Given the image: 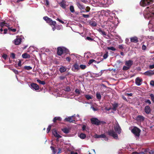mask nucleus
I'll return each mask as SVG.
<instances>
[{
	"label": "nucleus",
	"mask_w": 154,
	"mask_h": 154,
	"mask_svg": "<svg viewBox=\"0 0 154 154\" xmlns=\"http://www.w3.org/2000/svg\"><path fill=\"white\" fill-rule=\"evenodd\" d=\"M88 24L91 26L96 27L97 26V22L95 21L92 20H89L88 21Z\"/></svg>",
	"instance_id": "obj_12"
},
{
	"label": "nucleus",
	"mask_w": 154,
	"mask_h": 154,
	"mask_svg": "<svg viewBox=\"0 0 154 154\" xmlns=\"http://www.w3.org/2000/svg\"><path fill=\"white\" fill-rule=\"evenodd\" d=\"M66 69L63 66L60 67L59 69L61 73L65 72L66 71Z\"/></svg>",
	"instance_id": "obj_26"
},
{
	"label": "nucleus",
	"mask_w": 154,
	"mask_h": 154,
	"mask_svg": "<svg viewBox=\"0 0 154 154\" xmlns=\"http://www.w3.org/2000/svg\"><path fill=\"white\" fill-rule=\"evenodd\" d=\"M125 95H126L128 96H132L133 94L132 93H125Z\"/></svg>",
	"instance_id": "obj_54"
},
{
	"label": "nucleus",
	"mask_w": 154,
	"mask_h": 154,
	"mask_svg": "<svg viewBox=\"0 0 154 154\" xmlns=\"http://www.w3.org/2000/svg\"><path fill=\"white\" fill-rule=\"evenodd\" d=\"M94 137L96 138H105V140L107 141L108 138L106 137V135L104 134H102L101 135L96 134L94 136Z\"/></svg>",
	"instance_id": "obj_7"
},
{
	"label": "nucleus",
	"mask_w": 154,
	"mask_h": 154,
	"mask_svg": "<svg viewBox=\"0 0 154 154\" xmlns=\"http://www.w3.org/2000/svg\"><path fill=\"white\" fill-rule=\"evenodd\" d=\"M63 53H65L66 54H68L69 52V51L68 49L66 48H65L63 47Z\"/></svg>",
	"instance_id": "obj_27"
},
{
	"label": "nucleus",
	"mask_w": 154,
	"mask_h": 154,
	"mask_svg": "<svg viewBox=\"0 0 154 154\" xmlns=\"http://www.w3.org/2000/svg\"><path fill=\"white\" fill-rule=\"evenodd\" d=\"M51 150L52 151V153L53 154H55L57 152V149H55L54 147L53 146L50 147Z\"/></svg>",
	"instance_id": "obj_29"
},
{
	"label": "nucleus",
	"mask_w": 154,
	"mask_h": 154,
	"mask_svg": "<svg viewBox=\"0 0 154 154\" xmlns=\"http://www.w3.org/2000/svg\"><path fill=\"white\" fill-rule=\"evenodd\" d=\"M31 88L35 91L38 90L39 89L38 85L36 83H32L30 85Z\"/></svg>",
	"instance_id": "obj_5"
},
{
	"label": "nucleus",
	"mask_w": 154,
	"mask_h": 154,
	"mask_svg": "<svg viewBox=\"0 0 154 154\" xmlns=\"http://www.w3.org/2000/svg\"><path fill=\"white\" fill-rule=\"evenodd\" d=\"M69 10L72 13H74L75 12L74 8L73 5H71L70 6Z\"/></svg>",
	"instance_id": "obj_30"
},
{
	"label": "nucleus",
	"mask_w": 154,
	"mask_h": 154,
	"mask_svg": "<svg viewBox=\"0 0 154 154\" xmlns=\"http://www.w3.org/2000/svg\"><path fill=\"white\" fill-rule=\"evenodd\" d=\"M93 62H95V63H96L97 62L96 61L94 60V59H91L88 62V64L89 65L91 64L92 63H93Z\"/></svg>",
	"instance_id": "obj_37"
},
{
	"label": "nucleus",
	"mask_w": 154,
	"mask_h": 154,
	"mask_svg": "<svg viewBox=\"0 0 154 154\" xmlns=\"http://www.w3.org/2000/svg\"><path fill=\"white\" fill-rule=\"evenodd\" d=\"M62 131L65 134H68L69 133L70 129L66 128L61 129Z\"/></svg>",
	"instance_id": "obj_23"
},
{
	"label": "nucleus",
	"mask_w": 154,
	"mask_h": 154,
	"mask_svg": "<svg viewBox=\"0 0 154 154\" xmlns=\"http://www.w3.org/2000/svg\"><path fill=\"white\" fill-rule=\"evenodd\" d=\"M76 5L78 8L80 10L84 9H85L84 6L81 4L79 2H77V3Z\"/></svg>",
	"instance_id": "obj_20"
},
{
	"label": "nucleus",
	"mask_w": 154,
	"mask_h": 154,
	"mask_svg": "<svg viewBox=\"0 0 154 154\" xmlns=\"http://www.w3.org/2000/svg\"><path fill=\"white\" fill-rule=\"evenodd\" d=\"M143 74L146 75H151L154 74V72L153 71L150 70L145 72Z\"/></svg>",
	"instance_id": "obj_18"
},
{
	"label": "nucleus",
	"mask_w": 154,
	"mask_h": 154,
	"mask_svg": "<svg viewBox=\"0 0 154 154\" xmlns=\"http://www.w3.org/2000/svg\"><path fill=\"white\" fill-rule=\"evenodd\" d=\"M131 132L134 134L135 136L139 137L140 133V130L136 127H134L131 130Z\"/></svg>",
	"instance_id": "obj_3"
},
{
	"label": "nucleus",
	"mask_w": 154,
	"mask_h": 154,
	"mask_svg": "<svg viewBox=\"0 0 154 154\" xmlns=\"http://www.w3.org/2000/svg\"><path fill=\"white\" fill-rule=\"evenodd\" d=\"M85 97L88 100L91 99L92 98L91 96L89 95H86L85 96Z\"/></svg>",
	"instance_id": "obj_40"
},
{
	"label": "nucleus",
	"mask_w": 154,
	"mask_h": 154,
	"mask_svg": "<svg viewBox=\"0 0 154 154\" xmlns=\"http://www.w3.org/2000/svg\"><path fill=\"white\" fill-rule=\"evenodd\" d=\"M96 97L99 100H100L101 99V96L100 94L99 93H97L96 94Z\"/></svg>",
	"instance_id": "obj_33"
},
{
	"label": "nucleus",
	"mask_w": 154,
	"mask_h": 154,
	"mask_svg": "<svg viewBox=\"0 0 154 154\" xmlns=\"http://www.w3.org/2000/svg\"><path fill=\"white\" fill-rule=\"evenodd\" d=\"M22 56L23 58H29L30 57V55L27 53H24L23 54Z\"/></svg>",
	"instance_id": "obj_25"
},
{
	"label": "nucleus",
	"mask_w": 154,
	"mask_h": 154,
	"mask_svg": "<svg viewBox=\"0 0 154 154\" xmlns=\"http://www.w3.org/2000/svg\"><path fill=\"white\" fill-rule=\"evenodd\" d=\"M24 68L26 69L29 70L32 69V67L29 66H26L24 67Z\"/></svg>",
	"instance_id": "obj_39"
},
{
	"label": "nucleus",
	"mask_w": 154,
	"mask_h": 154,
	"mask_svg": "<svg viewBox=\"0 0 154 154\" xmlns=\"http://www.w3.org/2000/svg\"><path fill=\"white\" fill-rule=\"evenodd\" d=\"M61 121V119L60 117H55L53 120V122L55 123L57 121Z\"/></svg>",
	"instance_id": "obj_24"
},
{
	"label": "nucleus",
	"mask_w": 154,
	"mask_h": 154,
	"mask_svg": "<svg viewBox=\"0 0 154 154\" xmlns=\"http://www.w3.org/2000/svg\"><path fill=\"white\" fill-rule=\"evenodd\" d=\"M52 133L53 135L56 137L61 138L62 137L61 136L57 133L56 130L55 129L52 130Z\"/></svg>",
	"instance_id": "obj_15"
},
{
	"label": "nucleus",
	"mask_w": 154,
	"mask_h": 154,
	"mask_svg": "<svg viewBox=\"0 0 154 154\" xmlns=\"http://www.w3.org/2000/svg\"><path fill=\"white\" fill-rule=\"evenodd\" d=\"M149 68L151 69L154 68V64L152 65H150L149 66Z\"/></svg>",
	"instance_id": "obj_58"
},
{
	"label": "nucleus",
	"mask_w": 154,
	"mask_h": 154,
	"mask_svg": "<svg viewBox=\"0 0 154 154\" xmlns=\"http://www.w3.org/2000/svg\"><path fill=\"white\" fill-rule=\"evenodd\" d=\"M80 68L82 69H85L86 67V66L84 65H81L80 66Z\"/></svg>",
	"instance_id": "obj_43"
},
{
	"label": "nucleus",
	"mask_w": 154,
	"mask_h": 154,
	"mask_svg": "<svg viewBox=\"0 0 154 154\" xmlns=\"http://www.w3.org/2000/svg\"><path fill=\"white\" fill-rule=\"evenodd\" d=\"M142 81L143 80L142 79L138 77L135 79V82L137 85L140 86L141 84Z\"/></svg>",
	"instance_id": "obj_8"
},
{
	"label": "nucleus",
	"mask_w": 154,
	"mask_h": 154,
	"mask_svg": "<svg viewBox=\"0 0 154 154\" xmlns=\"http://www.w3.org/2000/svg\"><path fill=\"white\" fill-rule=\"evenodd\" d=\"M108 134L111 136L113 137L114 139H117L118 136L116 133L113 130H109L108 132Z\"/></svg>",
	"instance_id": "obj_4"
},
{
	"label": "nucleus",
	"mask_w": 154,
	"mask_h": 154,
	"mask_svg": "<svg viewBox=\"0 0 154 154\" xmlns=\"http://www.w3.org/2000/svg\"><path fill=\"white\" fill-rule=\"evenodd\" d=\"M91 122L92 124L96 125H98L102 124H106V122L103 121H100L97 118H93L91 119Z\"/></svg>",
	"instance_id": "obj_1"
},
{
	"label": "nucleus",
	"mask_w": 154,
	"mask_h": 154,
	"mask_svg": "<svg viewBox=\"0 0 154 154\" xmlns=\"http://www.w3.org/2000/svg\"><path fill=\"white\" fill-rule=\"evenodd\" d=\"M86 137V135L85 134L83 133H81L79 135V137L82 139H84Z\"/></svg>",
	"instance_id": "obj_31"
},
{
	"label": "nucleus",
	"mask_w": 154,
	"mask_h": 154,
	"mask_svg": "<svg viewBox=\"0 0 154 154\" xmlns=\"http://www.w3.org/2000/svg\"><path fill=\"white\" fill-rule=\"evenodd\" d=\"M131 42H132L137 43L138 42V38L137 37H134L131 38Z\"/></svg>",
	"instance_id": "obj_19"
},
{
	"label": "nucleus",
	"mask_w": 154,
	"mask_h": 154,
	"mask_svg": "<svg viewBox=\"0 0 154 154\" xmlns=\"http://www.w3.org/2000/svg\"><path fill=\"white\" fill-rule=\"evenodd\" d=\"M108 57V52H107L103 56V57L104 59H106Z\"/></svg>",
	"instance_id": "obj_49"
},
{
	"label": "nucleus",
	"mask_w": 154,
	"mask_h": 154,
	"mask_svg": "<svg viewBox=\"0 0 154 154\" xmlns=\"http://www.w3.org/2000/svg\"><path fill=\"white\" fill-rule=\"evenodd\" d=\"M79 69V65L78 63H75L73 66L72 70L73 71L75 72L78 71Z\"/></svg>",
	"instance_id": "obj_10"
},
{
	"label": "nucleus",
	"mask_w": 154,
	"mask_h": 154,
	"mask_svg": "<svg viewBox=\"0 0 154 154\" xmlns=\"http://www.w3.org/2000/svg\"><path fill=\"white\" fill-rule=\"evenodd\" d=\"M63 47H58L57 48V54L61 56L63 53Z\"/></svg>",
	"instance_id": "obj_11"
},
{
	"label": "nucleus",
	"mask_w": 154,
	"mask_h": 154,
	"mask_svg": "<svg viewBox=\"0 0 154 154\" xmlns=\"http://www.w3.org/2000/svg\"><path fill=\"white\" fill-rule=\"evenodd\" d=\"M56 20H58L59 22L61 23H62L63 24L64 23V22L63 21L61 20H60V19H59L58 18H57Z\"/></svg>",
	"instance_id": "obj_60"
},
{
	"label": "nucleus",
	"mask_w": 154,
	"mask_h": 154,
	"mask_svg": "<svg viewBox=\"0 0 154 154\" xmlns=\"http://www.w3.org/2000/svg\"><path fill=\"white\" fill-rule=\"evenodd\" d=\"M51 21L50 23L49 24V25L51 26H55L56 23V22L55 21H53L52 20Z\"/></svg>",
	"instance_id": "obj_32"
},
{
	"label": "nucleus",
	"mask_w": 154,
	"mask_h": 154,
	"mask_svg": "<svg viewBox=\"0 0 154 154\" xmlns=\"http://www.w3.org/2000/svg\"><path fill=\"white\" fill-rule=\"evenodd\" d=\"M58 152H57V154H59L61 153V149L60 148H59L58 149Z\"/></svg>",
	"instance_id": "obj_63"
},
{
	"label": "nucleus",
	"mask_w": 154,
	"mask_h": 154,
	"mask_svg": "<svg viewBox=\"0 0 154 154\" xmlns=\"http://www.w3.org/2000/svg\"><path fill=\"white\" fill-rule=\"evenodd\" d=\"M103 72V70H101L100 71V72L98 74H96V75H97V76H101L102 75Z\"/></svg>",
	"instance_id": "obj_48"
},
{
	"label": "nucleus",
	"mask_w": 154,
	"mask_h": 154,
	"mask_svg": "<svg viewBox=\"0 0 154 154\" xmlns=\"http://www.w3.org/2000/svg\"><path fill=\"white\" fill-rule=\"evenodd\" d=\"M75 92L78 94V95H79L80 94V92L79 90L78 89H76L75 90Z\"/></svg>",
	"instance_id": "obj_52"
},
{
	"label": "nucleus",
	"mask_w": 154,
	"mask_h": 154,
	"mask_svg": "<svg viewBox=\"0 0 154 154\" xmlns=\"http://www.w3.org/2000/svg\"><path fill=\"white\" fill-rule=\"evenodd\" d=\"M6 24H7V23H5V21L0 23V26L2 28L4 26H7V25H6Z\"/></svg>",
	"instance_id": "obj_34"
},
{
	"label": "nucleus",
	"mask_w": 154,
	"mask_h": 154,
	"mask_svg": "<svg viewBox=\"0 0 154 154\" xmlns=\"http://www.w3.org/2000/svg\"><path fill=\"white\" fill-rule=\"evenodd\" d=\"M150 96L151 97V99L154 103V94H151L150 95Z\"/></svg>",
	"instance_id": "obj_42"
},
{
	"label": "nucleus",
	"mask_w": 154,
	"mask_h": 154,
	"mask_svg": "<svg viewBox=\"0 0 154 154\" xmlns=\"http://www.w3.org/2000/svg\"><path fill=\"white\" fill-rule=\"evenodd\" d=\"M82 16L85 18H89V15L88 14H82Z\"/></svg>",
	"instance_id": "obj_55"
},
{
	"label": "nucleus",
	"mask_w": 154,
	"mask_h": 154,
	"mask_svg": "<svg viewBox=\"0 0 154 154\" xmlns=\"http://www.w3.org/2000/svg\"><path fill=\"white\" fill-rule=\"evenodd\" d=\"M99 32H100L103 35H106V32L104 31H103L101 30H99Z\"/></svg>",
	"instance_id": "obj_47"
},
{
	"label": "nucleus",
	"mask_w": 154,
	"mask_h": 154,
	"mask_svg": "<svg viewBox=\"0 0 154 154\" xmlns=\"http://www.w3.org/2000/svg\"><path fill=\"white\" fill-rule=\"evenodd\" d=\"M130 68L128 66H123L122 69L123 70L126 71V70H128Z\"/></svg>",
	"instance_id": "obj_38"
},
{
	"label": "nucleus",
	"mask_w": 154,
	"mask_h": 154,
	"mask_svg": "<svg viewBox=\"0 0 154 154\" xmlns=\"http://www.w3.org/2000/svg\"><path fill=\"white\" fill-rule=\"evenodd\" d=\"M37 82L39 84H42V85H45L46 84L45 82V81H41L39 79H37Z\"/></svg>",
	"instance_id": "obj_28"
},
{
	"label": "nucleus",
	"mask_w": 154,
	"mask_h": 154,
	"mask_svg": "<svg viewBox=\"0 0 154 154\" xmlns=\"http://www.w3.org/2000/svg\"><path fill=\"white\" fill-rule=\"evenodd\" d=\"M152 3V0H141L140 2V5L143 7H145L149 5Z\"/></svg>",
	"instance_id": "obj_2"
},
{
	"label": "nucleus",
	"mask_w": 154,
	"mask_h": 154,
	"mask_svg": "<svg viewBox=\"0 0 154 154\" xmlns=\"http://www.w3.org/2000/svg\"><path fill=\"white\" fill-rule=\"evenodd\" d=\"M8 29L14 32H15L16 31V29H12L11 28H9Z\"/></svg>",
	"instance_id": "obj_57"
},
{
	"label": "nucleus",
	"mask_w": 154,
	"mask_h": 154,
	"mask_svg": "<svg viewBox=\"0 0 154 154\" xmlns=\"http://www.w3.org/2000/svg\"><path fill=\"white\" fill-rule=\"evenodd\" d=\"M71 91V89L69 87H67L65 89V91Z\"/></svg>",
	"instance_id": "obj_53"
},
{
	"label": "nucleus",
	"mask_w": 154,
	"mask_h": 154,
	"mask_svg": "<svg viewBox=\"0 0 154 154\" xmlns=\"http://www.w3.org/2000/svg\"><path fill=\"white\" fill-rule=\"evenodd\" d=\"M133 61L131 60H126L125 62V65L128 66L130 68L131 67V66L133 65Z\"/></svg>",
	"instance_id": "obj_13"
},
{
	"label": "nucleus",
	"mask_w": 154,
	"mask_h": 154,
	"mask_svg": "<svg viewBox=\"0 0 154 154\" xmlns=\"http://www.w3.org/2000/svg\"><path fill=\"white\" fill-rule=\"evenodd\" d=\"M15 55L14 53H12L11 54L10 57H12V59H14L15 58Z\"/></svg>",
	"instance_id": "obj_51"
},
{
	"label": "nucleus",
	"mask_w": 154,
	"mask_h": 154,
	"mask_svg": "<svg viewBox=\"0 0 154 154\" xmlns=\"http://www.w3.org/2000/svg\"><path fill=\"white\" fill-rule=\"evenodd\" d=\"M86 39L91 42L94 41V39L93 38H91L89 37H87L86 38Z\"/></svg>",
	"instance_id": "obj_41"
},
{
	"label": "nucleus",
	"mask_w": 154,
	"mask_h": 154,
	"mask_svg": "<svg viewBox=\"0 0 154 154\" xmlns=\"http://www.w3.org/2000/svg\"><path fill=\"white\" fill-rule=\"evenodd\" d=\"M21 38H17L14 40V43L15 45H18L21 43Z\"/></svg>",
	"instance_id": "obj_14"
},
{
	"label": "nucleus",
	"mask_w": 154,
	"mask_h": 154,
	"mask_svg": "<svg viewBox=\"0 0 154 154\" xmlns=\"http://www.w3.org/2000/svg\"><path fill=\"white\" fill-rule=\"evenodd\" d=\"M145 102L147 103L148 104H150L151 103V102L149 99H146L145 100Z\"/></svg>",
	"instance_id": "obj_44"
},
{
	"label": "nucleus",
	"mask_w": 154,
	"mask_h": 154,
	"mask_svg": "<svg viewBox=\"0 0 154 154\" xmlns=\"http://www.w3.org/2000/svg\"><path fill=\"white\" fill-rule=\"evenodd\" d=\"M11 70L16 74H18V71L15 69H11Z\"/></svg>",
	"instance_id": "obj_46"
},
{
	"label": "nucleus",
	"mask_w": 154,
	"mask_h": 154,
	"mask_svg": "<svg viewBox=\"0 0 154 154\" xmlns=\"http://www.w3.org/2000/svg\"><path fill=\"white\" fill-rule=\"evenodd\" d=\"M66 2L64 0H62V1L59 3V5L63 8L65 9L66 8Z\"/></svg>",
	"instance_id": "obj_16"
},
{
	"label": "nucleus",
	"mask_w": 154,
	"mask_h": 154,
	"mask_svg": "<svg viewBox=\"0 0 154 154\" xmlns=\"http://www.w3.org/2000/svg\"><path fill=\"white\" fill-rule=\"evenodd\" d=\"M2 57L5 60H6L8 57V56L6 54H4L2 56Z\"/></svg>",
	"instance_id": "obj_50"
},
{
	"label": "nucleus",
	"mask_w": 154,
	"mask_h": 154,
	"mask_svg": "<svg viewBox=\"0 0 154 154\" xmlns=\"http://www.w3.org/2000/svg\"><path fill=\"white\" fill-rule=\"evenodd\" d=\"M113 107L111 109L113 111H115L116 110L118 106V104L117 103H115L112 104Z\"/></svg>",
	"instance_id": "obj_22"
},
{
	"label": "nucleus",
	"mask_w": 154,
	"mask_h": 154,
	"mask_svg": "<svg viewBox=\"0 0 154 154\" xmlns=\"http://www.w3.org/2000/svg\"><path fill=\"white\" fill-rule=\"evenodd\" d=\"M66 60H67L69 62L71 60V58L69 57H67L66 58Z\"/></svg>",
	"instance_id": "obj_64"
},
{
	"label": "nucleus",
	"mask_w": 154,
	"mask_h": 154,
	"mask_svg": "<svg viewBox=\"0 0 154 154\" xmlns=\"http://www.w3.org/2000/svg\"><path fill=\"white\" fill-rule=\"evenodd\" d=\"M73 116H69L67 118H66L65 119L64 121L65 122H69L70 123H73L75 121V120L72 119V118H73Z\"/></svg>",
	"instance_id": "obj_9"
},
{
	"label": "nucleus",
	"mask_w": 154,
	"mask_h": 154,
	"mask_svg": "<svg viewBox=\"0 0 154 154\" xmlns=\"http://www.w3.org/2000/svg\"><path fill=\"white\" fill-rule=\"evenodd\" d=\"M118 48L120 49L123 50L125 48L124 45L123 44L120 45L118 46Z\"/></svg>",
	"instance_id": "obj_35"
},
{
	"label": "nucleus",
	"mask_w": 154,
	"mask_h": 154,
	"mask_svg": "<svg viewBox=\"0 0 154 154\" xmlns=\"http://www.w3.org/2000/svg\"><path fill=\"white\" fill-rule=\"evenodd\" d=\"M144 111L147 114H149L151 112V109L149 106H146L144 108Z\"/></svg>",
	"instance_id": "obj_17"
},
{
	"label": "nucleus",
	"mask_w": 154,
	"mask_h": 154,
	"mask_svg": "<svg viewBox=\"0 0 154 154\" xmlns=\"http://www.w3.org/2000/svg\"><path fill=\"white\" fill-rule=\"evenodd\" d=\"M122 98L125 101H128L126 99V97H125L124 95L122 96Z\"/></svg>",
	"instance_id": "obj_62"
},
{
	"label": "nucleus",
	"mask_w": 154,
	"mask_h": 154,
	"mask_svg": "<svg viewBox=\"0 0 154 154\" xmlns=\"http://www.w3.org/2000/svg\"><path fill=\"white\" fill-rule=\"evenodd\" d=\"M107 49L109 50H111L112 51H115L116 50V49L113 47H107Z\"/></svg>",
	"instance_id": "obj_36"
},
{
	"label": "nucleus",
	"mask_w": 154,
	"mask_h": 154,
	"mask_svg": "<svg viewBox=\"0 0 154 154\" xmlns=\"http://www.w3.org/2000/svg\"><path fill=\"white\" fill-rule=\"evenodd\" d=\"M114 128L116 133L120 134L121 133V129L119 124L118 123L114 126Z\"/></svg>",
	"instance_id": "obj_6"
},
{
	"label": "nucleus",
	"mask_w": 154,
	"mask_h": 154,
	"mask_svg": "<svg viewBox=\"0 0 154 154\" xmlns=\"http://www.w3.org/2000/svg\"><path fill=\"white\" fill-rule=\"evenodd\" d=\"M142 49L143 50H145L146 49V47L144 45H143L142 46Z\"/></svg>",
	"instance_id": "obj_61"
},
{
	"label": "nucleus",
	"mask_w": 154,
	"mask_h": 154,
	"mask_svg": "<svg viewBox=\"0 0 154 154\" xmlns=\"http://www.w3.org/2000/svg\"><path fill=\"white\" fill-rule=\"evenodd\" d=\"M49 18L47 16H45L43 17V19L46 21H47Z\"/></svg>",
	"instance_id": "obj_59"
},
{
	"label": "nucleus",
	"mask_w": 154,
	"mask_h": 154,
	"mask_svg": "<svg viewBox=\"0 0 154 154\" xmlns=\"http://www.w3.org/2000/svg\"><path fill=\"white\" fill-rule=\"evenodd\" d=\"M51 125H49L48 127V128H47V133H48L51 130Z\"/></svg>",
	"instance_id": "obj_45"
},
{
	"label": "nucleus",
	"mask_w": 154,
	"mask_h": 154,
	"mask_svg": "<svg viewBox=\"0 0 154 154\" xmlns=\"http://www.w3.org/2000/svg\"><path fill=\"white\" fill-rule=\"evenodd\" d=\"M150 84L151 85L154 86V81L153 80H151L150 82Z\"/></svg>",
	"instance_id": "obj_56"
},
{
	"label": "nucleus",
	"mask_w": 154,
	"mask_h": 154,
	"mask_svg": "<svg viewBox=\"0 0 154 154\" xmlns=\"http://www.w3.org/2000/svg\"><path fill=\"white\" fill-rule=\"evenodd\" d=\"M136 119L137 121H144L145 118L143 116L139 115L137 117Z\"/></svg>",
	"instance_id": "obj_21"
}]
</instances>
